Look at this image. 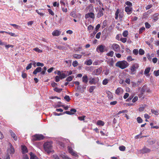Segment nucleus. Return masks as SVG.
I'll use <instances>...</instances> for the list:
<instances>
[{
	"label": "nucleus",
	"instance_id": "43",
	"mask_svg": "<svg viewBox=\"0 0 159 159\" xmlns=\"http://www.w3.org/2000/svg\"><path fill=\"white\" fill-rule=\"evenodd\" d=\"M119 150L122 151H124L125 149V147L124 146H121L119 147Z\"/></svg>",
	"mask_w": 159,
	"mask_h": 159
},
{
	"label": "nucleus",
	"instance_id": "47",
	"mask_svg": "<svg viewBox=\"0 0 159 159\" xmlns=\"http://www.w3.org/2000/svg\"><path fill=\"white\" fill-rule=\"evenodd\" d=\"M64 99L67 102H69L70 100V97L68 95H66L64 97Z\"/></svg>",
	"mask_w": 159,
	"mask_h": 159
},
{
	"label": "nucleus",
	"instance_id": "41",
	"mask_svg": "<svg viewBox=\"0 0 159 159\" xmlns=\"http://www.w3.org/2000/svg\"><path fill=\"white\" fill-rule=\"evenodd\" d=\"M33 50L37 52H39V53H41L42 52V50L39 49L38 48H34L33 49Z\"/></svg>",
	"mask_w": 159,
	"mask_h": 159
},
{
	"label": "nucleus",
	"instance_id": "18",
	"mask_svg": "<svg viewBox=\"0 0 159 159\" xmlns=\"http://www.w3.org/2000/svg\"><path fill=\"white\" fill-rule=\"evenodd\" d=\"M22 152L23 153H25L28 152V151L26 147L24 145H22L21 146Z\"/></svg>",
	"mask_w": 159,
	"mask_h": 159
},
{
	"label": "nucleus",
	"instance_id": "1",
	"mask_svg": "<svg viewBox=\"0 0 159 159\" xmlns=\"http://www.w3.org/2000/svg\"><path fill=\"white\" fill-rule=\"evenodd\" d=\"M52 141H48L45 142L43 144L44 149L48 153H50L52 151Z\"/></svg>",
	"mask_w": 159,
	"mask_h": 159
},
{
	"label": "nucleus",
	"instance_id": "25",
	"mask_svg": "<svg viewBox=\"0 0 159 159\" xmlns=\"http://www.w3.org/2000/svg\"><path fill=\"white\" fill-rule=\"evenodd\" d=\"M30 159H38L37 157L33 153H30Z\"/></svg>",
	"mask_w": 159,
	"mask_h": 159
},
{
	"label": "nucleus",
	"instance_id": "22",
	"mask_svg": "<svg viewBox=\"0 0 159 159\" xmlns=\"http://www.w3.org/2000/svg\"><path fill=\"white\" fill-rule=\"evenodd\" d=\"M86 9L89 10V12H93L94 11V9L92 5H90L88 6L86 8Z\"/></svg>",
	"mask_w": 159,
	"mask_h": 159
},
{
	"label": "nucleus",
	"instance_id": "13",
	"mask_svg": "<svg viewBox=\"0 0 159 159\" xmlns=\"http://www.w3.org/2000/svg\"><path fill=\"white\" fill-rule=\"evenodd\" d=\"M123 90L121 88H118L116 90L115 93L117 95H120L123 93Z\"/></svg>",
	"mask_w": 159,
	"mask_h": 159
},
{
	"label": "nucleus",
	"instance_id": "19",
	"mask_svg": "<svg viewBox=\"0 0 159 159\" xmlns=\"http://www.w3.org/2000/svg\"><path fill=\"white\" fill-rule=\"evenodd\" d=\"M9 132L10 133L12 137L15 140H17V137L16 134L11 130H10Z\"/></svg>",
	"mask_w": 159,
	"mask_h": 159
},
{
	"label": "nucleus",
	"instance_id": "3",
	"mask_svg": "<svg viewBox=\"0 0 159 159\" xmlns=\"http://www.w3.org/2000/svg\"><path fill=\"white\" fill-rule=\"evenodd\" d=\"M115 18L117 20L119 17L120 21L122 20V18L124 16V12L121 10L117 9L115 13Z\"/></svg>",
	"mask_w": 159,
	"mask_h": 159
},
{
	"label": "nucleus",
	"instance_id": "7",
	"mask_svg": "<svg viewBox=\"0 0 159 159\" xmlns=\"http://www.w3.org/2000/svg\"><path fill=\"white\" fill-rule=\"evenodd\" d=\"M85 18L86 19L90 18L94 20L95 18L94 14L93 12H89L85 15Z\"/></svg>",
	"mask_w": 159,
	"mask_h": 159
},
{
	"label": "nucleus",
	"instance_id": "40",
	"mask_svg": "<svg viewBox=\"0 0 159 159\" xmlns=\"http://www.w3.org/2000/svg\"><path fill=\"white\" fill-rule=\"evenodd\" d=\"M145 30V28L144 27H142L141 28L139 31V34H141L142 33V32L144 31Z\"/></svg>",
	"mask_w": 159,
	"mask_h": 159
},
{
	"label": "nucleus",
	"instance_id": "62",
	"mask_svg": "<svg viewBox=\"0 0 159 159\" xmlns=\"http://www.w3.org/2000/svg\"><path fill=\"white\" fill-rule=\"evenodd\" d=\"M138 99V97L137 96H135L132 100L133 102L134 103L136 102Z\"/></svg>",
	"mask_w": 159,
	"mask_h": 159
},
{
	"label": "nucleus",
	"instance_id": "11",
	"mask_svg": "<svg viewBox=\"0 0 159 159\" xmlns=\"http://www.w3.org/2000/svg\"><path fill=\"white\" fill-rule=\"evenodd\" d=\"M105 47L102 45H100L97 47L96 50L98 52H104V49Z\"/></svg>",
	"mask_w": 159,
	"mask_h": 159
},
{
	"label": "nucleus",
	"instance_id": "4",
	"mask_svg": "<svg viewBox=\"0 0 159 159\" xmlns=\"http://www.w3.org/2000/svg\"><path fill=\"white\" fill-rule=\"evenodd\" d=\"M99 79L98 77L90 78L89 83L90 85L96 84L99 81Z\"/></svg>",
	"mask_w": 159,
	"mask_h": 159
},
{
	"label": "nucleus",
	"instance_id": "20",
	"mask_svg": "<svg viewBox=\"0 0 159 159\" xmlns=\"http://www.w3.org/2000/svg\"><path fill=\"white\" fill-rule=\"evenodd\" d=\"M42 70V68L41 67H38L33 72V74L34 75L38 73L41 72Z\"/></svg>",
	"mask_w": 159,
	"mask_h": 159
},
{
	"label": "nucleus",
	"instance_id": "36",
	"mask_svg": "<svg viewBox=\"0 0 159 159\" xmlns=\"http://www.w3.org/2000/svg\"><path fill=\"white\" fill-rule=\"evenodd\" d=\"M74 77V76L73 75L69 76L66 79V81L68 82L70 81L73 80Z\"/></svg>",
	"mask_w": 159,
	"mask_h": 159
},
{
	"label": "nucleus",
	"instance_id": "2",
	"mask_svg": "<svg viewBox=\"0 0 159 159\" xmlns=\"http://www.w3.org/2000/svg\"><path fill=\"white\" fill-rule=\"evenodd\" d=\"M129 66V63L126 61L124 60L118 61L116 64V66L122 69L127 68Z\"/></svg>",
	"mask_w": 159,
	"mask_h": 159
},
{
	"label": "nucleus",
	"instance_id": "17",
	"mask_svg": "<svg viewBox=\"0 0 159 159\" xmlns=\"http://www.w3.org/2000/svg\"><path fill=\"white\" fill-rule=\"evenodd\" d=\"M61 33V32L58 30H55L52 32V35L53 36H59Z\"/></svg>",
	"mask_w": 159,
	"mask_h": 159
},
{
	"label": "nucleus",
	"instance_id": "10",
	"mask_svg": "<svg viewBox=\"0 0 159 159\" xmlns=\"http://www.w3.org/2000/svg\"><path fill=\"white\" fill-rule=\"evenodd\" d=\"M102 70V67H100L97 69H95L93 71V73L95 75H98L101 74Z\"/></svg>",
	"mask_w": 159,
	"mask_h": 159
},
{
	"label": "nucleus",
	"instance_id": "54",
	"mask_svg": "<svg viewBox=\"0 0 159 159\" xmlns=\"http://www.w3.org/2000/svg\"><path fill=\"white\" fill-rule=\"evenodd\" d=\"M125 4L129 6V7H131L132 5V3L129 1L126 2Z\"/></svg>",
	"mask_w": 159,
	"mask_h": 159
},
{
	"label": "nucleus",
	"instance_id": "28",
	"mask_svg": "<svg viewBox=\"0 0 159 159\" xmlns=\"http://www.w3.org/2000/svg\"><path fill=\"white\" fill-rule=\"evenodd\" d=\"M151 111L152 113L155 115H158L159 114V112L157 110H154L153 109H152Z\"/></svg>",
	"mask_w": 159,
	"mask_h": 159
},
{
	"label": "nucleus",
	"instance_id": "42",
	"mask_svg": "<svg viewBox=\"0 0 159 159\" xmlns=\"http://www.w3.org/2000/svg\"><path fill=\"white\" fill-rule=\"evenodd\" d=\"M145 52L142 49H140L139 50V53L140 55H143L144 54Z\"/></svg>",
	"mask_w": 159,
	"mask_h": 159
},
{
	"label": "nucleus",
	"instance_id": "48",
	"mask_svg": "<svg viewBox=\"0 0 159 159\" xmlns=\"http://www.w3.org/2000/svg\"><path fill=\"white\" fill-rule=\"evenodd\" d=\"M60 78L61 79L66 77V75L64 73L61 74L59 76Z\"/></svg>",
	"mask_w": 159,
	"mask_h": 159
},
{
	"label": "nucleus",
	"instance_id": "33",
	"mask_svg": "<svg viewBox=\"0 0 159 159\" xmlns=\"http://www.w3.org/2000/svg\"><path fill=\"white\" fill-rule=\"evenodd\" d=\"M95 88L96 87L95 86H91L89 89V92L90 93H92L93 90L95 89Z\"/></svg>",
	"mask_w": 159,
	"mask_h": 159
},
{
	"label": "nucleus",
	"instance_id": "49",
	"mask_svg": "<svg viewBox=\"0 0 159 159\" xmlns=\"http://www.w3.org/2000/svg\"><path fill=\"white\" fill-rule=\"evenodd\" d=\"M78 64L77 61H73L72 63V65L74 67H75L78 65Z\"/></svg>",
	"mask_w": 159,
	"mask_h": 159
},
{
	"label": "nucleus",
	"instance_id": "53",
	"mask_svg": "<svg viewBox=\"0 0 159 159\" xmlns=\"http://www.w3.org/2000/svg\"><path fill=\"white\" fill-rule=\"evenodd\" d=\"M120 40L123 43H125L127 41V39L126 38H121L120 39Z\"/></svg>",
	"mask_w": 159,
	"mask_h": 159
},
{
	"label": "nucleus",
	"instance_id": "56",
	"mask_svg": "<svg viewBox=\"0 0 159 159\" xmlns=\"http://www.w3.org/2000/svg\"><path fill=\"white\" fill-rule=\"evenodd\" d=\"M145 25L146 28L149 29L151 27V25L148 22H145Z\"/></svg>",
	"mask_w": 159,
	"mask_h": 159
},
{
	"label": "nucleus",
	"instance_id": "45",
	"mask_svg": "<svg viewBox=\"0 0 159 159\" xmlns=\"http://www.w3.org/2000/svg\"><path fill=\"white\" fill-rule=\"evenodd\" d=\"M127 59L128 61H130L134 60V59H133L131 56H128L127 58Z\"/></svg>",
	"mask_w": 159,
	"mask_h": 159
},
{
	"label": "nucleus",
	"instance_id": "58",
	"mask_svg": "<svg viewBox=\"0 0 159 159\" xmlns=\"http://www.w3.org/2000/svg\"><path fill=\"white\" fill-rule=\"evenodd\" d=\"M48 11L50 14L52 16L54 15V12L51 9H48Z\"/></svg>",
	"mask_w": 159,
	"mask_h": 159
},
{
	"label": "nucleus",
	"instance_id": "31",
	"mask_svg": "<svg viewBox=\"0 0 159 159\" xmlns=\"http://www.w3.org/2000/svg\"><path fill=\"white\" fill-rule=\"evenodd\" d=\"M150 70V67H148L146 68L144 71V73L145 75H147L148 74Z\"/></svg>",
	"mask_w": 159,
	"mask_h": 159
},
{
	"label": "nucleus",
	"instance_id": "21",
	"mask_svg": "<svg viewBox=\"0 0 159 159\" xmlns=\"http://www.w3.org/2000/svg\"><path fill=\"white\" fill-rule=\"evenodd\" d=\"M93 61L91 59L87 60L85 62L84 64L88 65L90 66L92 64Z\"/></svg>",
	"mask_w": 159,
	"mask_h": 159
},
{
	"label": "nucleus",
	"instance_id": "16",
	"mask_svg": "<svg viewBox=\"0 0 159 159\" xmlns=\"http://www.w3.org/2000/svg\"><path fill=\"white\" fill-rule=\"evenodd\" d=\"M82 81L86 84L87 83L88 81V78L86 75H84L83 76Z\"/></svg>",
	"mask_w": 159,
	"mask_h": 159
},
{
	"label": "nucleus",
	"instance_id": "15",
	"mask_svg": "<svg viewBox=\"0 0 159 159\" xmlns=\"http://www.w3.org/2000/svg\"><path fill=\"white\" fill-rule=\"evenodd\" d=\"M104 9L103 8H101L99 9L98 12L97 14V17L98 18H99L103 16V11Z\"/></svg>",
	"mask_w": 159,
	"mask_h": 159
},
{
	"label": "nucleus",
	"instance_id": "38",
	"mask_svg": "<svg viewBox=\"0 0 159 159\" xmlns=\"http://www.w3.org/2000/svg\"><path fill=\"white\" fill-rule=\"evenodd\" d=\"M62 90V89H59L57 87L55 88L54 89V90L58 93L61 92Z\"/></svg>",
	"mask_w": 159,
	"mask_h": 159
},
{
	"label": "nucleus",
	"instance_id": "44",
	"mask_svg": "<svg viewBox=\"0 0 159 159\" xmlns=\"http://www.w3.org/2000/svg\"><path fill=\"white\" fill-rule=\"evenodd\" d=\"M123 35L124 37H126L128 35V31L127 30L124 31L122 34Z\"/></svg>",
	"mask_w": 159,
	"mask_h": 159
},
{
	"label": "nucleus",
	"instance_id": "60",
	"mask_svg": "<svg viewBox=\"0 0 159 159\" xmlns=\"http://www.w3.org/2000/svg\"><path fill=\"white\" fill-rule=\"evenodd\" d=\"M36 65L38 66L43 67L44 66V64L43 63H41L39 62H38L37 63Z\"/></svg>",
	"mask_w": 159,
	"mask_h": 159
},
{
	"label": "nucleus",
	"instance_id": "29",
	"mask_svg": "<svg viewBox=\"0 0 159 159\" xmlns=\"http://www.w3.org/2000/svg\"><path fill=\"white\" fill-rule=\"evenodd\" d=\"M94 27L91 25H89L88 27V30L90 33L93 29Z\"/></svg>",
	"mask_w": 159,
	"mask_h": 159
},
{
	"label": "nucleus",
	"instance_id": "32",
	"mask_svg": "<svg viewBox=\"0 0 159 159\" xmlns=\"http://www.w3.org/2000/svg\"><path fill=\"white\" fill-rule=\"evenodd\" d=\"M104 74L105 75H107L110 72V70L109 69H106L105 70H104Z\"/></svg>",
	"mask_w": 159,
	"mask_h": 159
},
{
	"label": "nucleus",
	"instance_id": "5",
	"mask_svg": "<svg viewBox=\"0 0 159 159\" xmlns=\"http://www.w3.org/2000/svg\"><path fill=\"white\" fill-rule=\"evenodd\" d=\"M44 138L42 134H36L32 137V139L34 141L40 140L43 139Z\"/></svg>",
	"mask_w": 159,
	"mask_h": 159
},
{
	"label": "nucleus",
	"instance_id": "14",
	"mask_svg": "<svg viewBox=\"0 0 159 159\" xmlns=\"http://www.w3.org/2000/svg\"><path fill=\"white\" fill-rule=\"evenodd\" d=\"M132 8L131 7L127 6L125 8V11L128 14H130L132 12Z\"/></svg>",
	"mask_w": 159,
	"mask_h": 159
},
{
	"label": "nucleus",
	"instance_id": "6",
	"mask_svg": "<svg viewBox=\"0 0 159 159\" xmlns=\"http://www.w3.org/2000/svg\"><path fill=\"white\" fill-rule=\"evenodd\" d=\"M139 67V65L137 63H135L132 65L130 68L131 74H134V72L136 70V69H137Z\"/></svg>",
	"mask_w": 159,
	"mask_h": 159
},
{
	"label": "nucleus",
	"instance_id": "64",
	"mask_svg": "<svg viewBox=\"0 0 159 159\" xmlns=\"http://www.w3.org/2000/svg\"><path fill=\"white\" fill-rule=\"evenodd\" d=\"M53 157L55 159H59V157L57 154L53 155Z\"/></svg>",
	"mask_w": 159,
	"mask_h": 159
},
{
	"label": "nucleus",
	"instance_id": "39",
	"mask_svg": "<svg viewBox=\"0 0 159 159\" xmlns=\"http://www.w3.org/2000/svg\"><path fill=\"white\" fill-rule=\"evenodd\" d=\"M114 52L113 51H111L107 53V55L108 56H110L111 57H112L113 56V55L114 54Z\"/></svg>",
	"mask_w": 159,
	"mask_h": 159
},
{
	"label": "nucleus",
	"instance_id": "8",
	"mask_svg": "<svg viewBox=\"0 0 159 159\" xmlns=\"http://www.w3.org/2000/svg\"><path fill=\"white\" fill-rule=\"evenodd\" d=\"M112 49L116 52H118L120 50L119 45L116 43H113L112 45Z\"/></svg>",
	"mask_w": 159,
	"mask_h": 159
},
{
	"label": "nucleus",
	"instance_id": "61",
	"mask_svg": "<svg viewBox=\"0 0 159 159\" xmlns=\"http://www.w3.org/2000/svg\"><path fill=\"white\" fill-rule=\"evenodd\" d=\"M9 34L12 37H16L17 36V35L15 33L12 32H10L9 33Z\"/></svg>",
	"mask_w": 159,
	"mask_h": 159
},
{
	"label": "nucleus",
	"instance_id": "9",
	"mask_svg": "<svg viewBox=\"0 0 159 159\" xmlns=\"http://www.w3.org/2000/svg\"><path fill=\"white\" fill-rule=\"evenodd\" d=\"M68 149L69 151V152L71 154L72 156H73L75 157L78 156V155L77 153L75 151H74L73 149L70 146L68 147Z\"/></svg>",
	"mask_w": 159,
	"mask_h": 159
},
{
	"label": "nucleus",
	"instance_id": "30",
	"mask_svg": "<svg viewBox=\"0 0 159 159\" xmlns=\"http://www.w3.org/2000/svg\"><path fill=\"white\" fill-rule=\"evenodd\" d=\"M11 25L13 26L14 28L18 29H20L21 28V27L19 25H17L15 24H10Z\"/></svg>",
	"mask_w": 159,
	"mask_h": 159
},
{
	"label": "nucleus",
	"instance_id": "51",
	"mask_svg": "<svg viewBox=\"0 0 159 159\" xmlns=\"http://www.w3.org/2000/svg\"><path fill=\"white\" fill-rule=\"evenodd\" d=\"M127 110H122L121 111H119L118 113L117 114V115H119L121 113H127Z\"/></svg>",
	"mask_w": 159,
	"mask_h": 159
},
{
	"label": "nucleus",
	"instance_id": "37",
	"mask_svg": "<svg viewBox=\"0 0 159 159\" xmlns=\"http://www.w3.org/2000/svg\"><path fill=\"white\" fill-rule=\"evenodd\" d=\"M143 152L144 153H147L149 152L150 151V150L148 148H145L143 149Z\"/></svg>",
	"mask_w": 159,
	"mask_h": 159
},
{
	"label": "nucleus",
	"instance_id": "57",
	"mask_svg": "<svg viewBox=\"0 0 159 159\" xmlns=\"http://www.w3.org/2000/svg\"><path fill=\"white\" fill-rule=\"evenodd\" d=\"M32 64L31 63L29 64L26 67V69L28 70L30 69L32 67Z\"/></svg>",
	"mask_w": 159,
	"mask_h": 159
},
{
	"label": "nucleus",
	"instance_id": "63",
	"mask_svg": "<svg viewBox=\"0 0 159 159\" xmlns=\"http://www.w3.org/2000/svg\"><path fill=\"white\" fill-rule=\"evenodd\" d=\"M101 34V33L100 32H99L98 33L96 36V38L97 39H99L100 38V35Z\"/></svg>",
	"mask_w": 159,
	"mask_h": 159
},
{
	"label": "nucleus",
	"instance_id": "34",
	"mask_svg": "<svg viewBox=\"0 0 159 159\" xmlns=\"http://www.w3.org/2000/svg\"><path fill=\"white\" fill-rule=\"evenodd\" d=\"M159 14L158 13H155L153 15V20L155 21L157 20L158 19V16Z\"/></svg>",
	"mask_w": 159,
	"mask_h": 159
},
{
	"label": "nucleus",
	"instance_id": "35",
	"mask_svg": "<svg viewBox=\"0 0 159 159\" xmlns=\"http://www.w3.org/2000/svg\"><path fill=\"white\" fill-rule=\"evenodd\" d=\"M110 80H108L107 79H105L102 82V84L103 85H106L108 83V81Z\"/></svg>",
	"mask_w": 159,
	"mask_h": 159
},
{
	"label": "nucleus",
	"instance_id": "27",
	"mask_svg": "<svg viewBox=\"0 0 159 159\" xmlns=\"http://www.w3.org/2000/svg\"><path fill=\"white\" fill-rule=\"evenodd\" d=\"M97 124L98 125L103 126L104 125V123L101 120H98L97 121Z\"/></svg>",
	"mask_w": 159,
	"mask_h": 159
},
{
	"label": "nucleus",
	"instance_id": "59",
	"mask_svg": "<svg viewBox=\"0 0 159 159\" xmlns=\"http://www.w3.org/2000/svg\"><path fill=\"white\" fill-rule=\"evenodd\" d=\"M60 79L59 76H56L55 78V81L56 82H58L60 81Z\"/></svg>",
	"mask_w": 159,
	"mask_h": 159
},
{
	"label": "nucleus",
	"instance_id": "23",
	"mask_svg": "<svg viewBox=\"0 0 159 159\" xmlns=\"http://www.w3.org/2000/svg\"><path fill=\"white\" fill-rule=\"evenodd\" d=\"M146 106V104L140 105L139 108V111H143L144 110Z\"/></svg>",
	"mask_w": 159,
	"mask_h": 159
},
{
	"label": "nucleus",
	"instance_id": "46",
	"mask_svg": "<svg viewBox=\"0 0 159 159\" xmlns=\"http://www.w3.org/2000/svg\"><path fill=\"white\" fill-rule=\"evenodd\" d=\"M137 121L138 123H140L142 122L143 120L140 117H138L137 118Z\"/></svg>",
	"mask_w": 159,
	"mask_h": 159
},
{
	"label": "nucleus",
	"instance_id": "26",
	"mask_svg": "<svg viewBox=\"0 0 159 159\" xmlns=\"http://www.w3.org/2000/svg\"><path fill=\"white\" fill-rule=\"evenodd\" d=\"M73 57L76 59H80L82 57V55L80 54H74L73 55Z\"/></svg>",
	"mask_w": 159,
	"mask_h": 159
},
{
	"label": "nucleus",
	"instance_id": "52",
	"mask_svg": "<svg viewBox=\"0 0 159 159\" xmlns=\"http://www.w3.org/2000/svg\"><path fill=\"white\" fill-rule=\"evenodd\" d=\"M133 53L135 55H137L138 54L139 51L138 49H134L133 50Z\"/></svg>",
	"mask_w": 159,
	"mask_h": 159
},
{
	"label": "nucleus",
	"instance_id": "50",
	"mask_svg": "<svg viewBox=\"0 0 159 159\" xmlns=\"http://www.w3.org/2000/svg\"><path fill=\"white\" fill-rule=\"evenodd\" d=\"M154 74L156 76H157L159 75V70L154 71Z\"/></svg>",
	"mask_w": 159,
	"mask_h": 159
},
{
	"label": "nucleus",
	"instance_id": "24",
	"mask_svg": "<svg viewBox=\"0 0 159 159\" xmlns=\"http://www.w3.org/2000/svg\"><path fill=\"white\" fill-rule=\"evenodd\" d=\"M60 156L63 159H71L66 156L65 153H61L60 155Z\"/></svg>",
	"mask_w": 159,
	"mask_h": 159
},
{
	"label": "nucleus",
	"instance_id": "55",
	"mask_svg": "<svg viewBox=\"0 0 159 159\" xmlns=\"http://www.w3.org/2000/svg\"><path fill=\"white\" fill-rule=\"evenodd\" d=\"M36 12L39 15L41 16H42L43 15V14L41 12V10H36Z\"/></svg>",
	"mask_w": 159,
	"mask_h": 159
},
{
	"label": "nucleus",
	"instance_id": "12",
	"mask_svg": "<svg viewBox=\"0 0 159 159\" xmlns=\"http://www.w3.org/2000/svg\"><path fill=\"white\" fill-rule=\"evenodd\" d=\"M9 145L10 148L7 150L8 152L11 154H13L15 152L14 149L11 143H9Z\"/></svg>",
	"mask_w": 159,
	"mask_h": 159
}]
</instances>
